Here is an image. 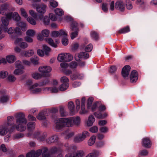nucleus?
I'll return each mask as SVG.
<instances>
[{"label":"nucleus","mask_w":157,"mask_h":157,"mask_svg":"<svg viewBox=\"0 0 157 157\" xmlns=\"http://www.w3.org/2000/svg\"><path fill=\"white\" fill-rule=\"evenodd\" d=\"M34 53V51L32 49H30L23 52L21 53V55L26 57H29L33 56Z\"/></svg>","instance_id":"f3484780"},{"label":"nucleus","mask_w":157,"mask_h":157,"mask_svg":"<svg viewBox=\"0 0 157 157\" xmlns=\"http://www.w3.org/2000/svg\"><path fill=\"white\" fill-rule=\"evenodd\" d=\"M62 118L65 127H71L73 126L72 117Z\"/></svg>","instance_id":"4468645a"},{"label":"nucleus","mask_w":157,"mask_h":157,"mask_svg":"<svg viewBox=\"0 0 157 157\" xmlns=\"http://www.w3.org/2000/svg\"><path fill=\"white\" fill-rule=\"evenodd\" d=\"M42 151L41 149H38L35 152L32 151L27 154L26 157H38L41 154ZM18 157H24V156L23 155H21Z\"/></svg>","instance_id":"7ed1b4c3"},{"label":"nucleus","mask_w":157,"mask_h":157,"mask_svg":"<svg viewBox=\"0 0 157 157\" xmlns=\"http://www.w3.org/2000/svg\"><path fill=\"white\" fill-rule=\"evenodd\" d=\"M39 71L43 73L44 75L46 74V76H49V74H48L51 71H52V68L49 66H41L39 68Z\"/></svg>","instance_id":"39448f33"},{"label":"nucleus","mask_w":157,"mask_h":157,"mask_svg":"<svg viewBox=\"0 0 157 157\" xmlns=\"http://www.w3.org/2000/svg\"><path fill=\"white\" fill-rule=\"evenodd\" d=\"M63 121V120L62 118H60L57 120L56 123L55 127V128L56 130H60L65 127L64 122Z\"/></svg>","instance_id":"ddd939ff"},{"label":"nucleus","mask_w":157,"mask_h":157,"mask_svg":"<svg viewBox=\"0 0 157 157\" xmlns=\"http://www.w3.org/2000/svg\"><path fill=\"white\" fill-rule=\"evenodd\" d=\"M32 77L35 79H39L42 77V75L38 73H34L32 74Z\"/></svg>","instance_id":"4c0bfd02"},{"label":"nucleus","mask_w":157,"mask_h":157,"mask_svg":"<svg viewBox=\"0 0 157 157\" xmlns=\"http://www.w3.org/2000/svg\"><path fill=\"white\" fill-rule=\"evenodd\" d=\"M39 59L36 56H34L30 58V61L31 63L35 65H37L38 64Z\"/></svg>","instance_id":"c03bdc74"},{"label":"nucleus","mask_w":157,"mask_h":157,"mask_svg":"<svg viewBox=\"0 0 157 157\" xmlns=\"http://www.w3.org/2000/svg\"><path fill=\"white\" fill-rule=\"evenodd\" d=\"M67 56H65V58H66V59L67 60V61H65L66 62H69L72 60L73 59V56L70 54L69 53H67Z\"/></svg>","instance_id":"13d9d810"},{"label":"nucleus","mask_w":157,"mask_h":157,"mask_svg":"<svg viewBox=\"0 0 157 157\" xmlns=\"http://www.w3.org/2000/svg\"><path fill=\"white\" fill-rule=\"evenodd\" d=\"M84 140L82 135V133L77 135L74 138V141L76 142H80Z\"/></svg>","instance_id":"c756f323"},{"label":"nucleus","mask_w":157,"mask_h":157,"mask_svg":"<svg viewBox=\"0 0 157 157\" xmlns=\"http://www.w3.org/2000/svg\"><path fill=\"white\" fill-rule=\"evenodd\" d=\"M7 17L9 19L12 18L15 21L18 22L21 20V17L17 12H15L13 13H9L7 15Z\"/></svg>","instance_id":"0eeeda50"},{"label":"nucleus","mask_w":157,"mask_h":157,"mask_svg":"<svg viewBox=\"0 0 157 157\" xmlns=\"http://www.w3.org/2000/svg\"><path fill=\"white\" fill-rule=\"evenodd\" d=\"M17 118L16 119V124L17 125L15 127L16 129L18 131L22 132L26 129L25 124L27 121L25 118V115L22 113H19L17 114ZM15 128L14 126H13L11 129L10 130V132H12Z\"/></svg>","instance_id":"f257e3e1"},{"label":"nucleus","mask_w":157,"mask_h":157,"mask_svg":"<svg viewBox=\"0 0 157 157\" xmlns=\"http://www.w3.org/2000/svg\"><path fill=\"white\" fill-rule=\"evenodd\" d=\"M39 19L40 20H42L45 25H48L50 19L48 16H45L44 17L43 15H40L39 16Z\"/></svg>","instance_id":"4be33fe9"},{"label":"nucleus","mask_w":157,"mask_h":157,"mask_svg":"<svg viewBox=\"0 0 157 157\" xmlns=\"http://www.w3.org/2000/svg\"><path fill=\"white\" fill-rule=\"evenodd\" d=\"M7 32L9 34H12L13 33L20 34L21 33L20 29L17 27L15 28L10 27L8 29H7Z\"/></svg>","instance_id":"f8f14e48"},{"label":"nucleus","mask_w":157,"mask_h":157,"mask_svg":"<svg viewBox=\"0 0 157 157\" xmlns=\"http://www.w3.org/2000/svg\"><path fill=\"white\" fill-rule=\"evenodd\" d=\"M73 157H83L85 155L84 151L82 150L75 151L72 153Z\"/></svg>","instance_id":"aec40b11"},{"label":"nucleus","mask_w":157,"mask_h":157,"mask_svg":"<svg viewBox=\"0 0 157 157\" xmlns=\"http://www.w3.org/2000/svg\"><path fill=\"white\" fill-rule=\"evenodd\" d=\"M16 67L17 68H23L21 61H17L15 63Z\"/></svg>","instance_id":"e2e57ef3"},{"label":"nucleus","mask_w":157,"mask_h":157,"mask_svg":"<svg viewBox=\"0 0 157 157\" xmlns=\"http://www.w3.org/2000/svg\"><path fill=\"white\" fill-rule=\"evenodd\" d=\"M126 5L127 9L128 10H131L133 7L132 2L129 0H126Z\"/></svg>","instance_id":"3c124183"},{"label":"nucleus","mask_w":157,"mask_h":157,"mask_svg":"<svg viewBox=\"0 0 157 157\" xmlns=\"http://www.w3.org/2000/svg\"><path fill=\"white\" fill-rule=\"evenodd\" d=\"M28 21L33 25H35L36 24V22L35 20L31 17H29L27 18Z\"/></svg>","instance_id":"8fccbe9b"},{"label":"nucleus","mask_w":157,"mask_h":157,"mask_svg":"<svg viewBox=\"0 0 157 157\" xmlns=\"http://www.w3.org/2000/svg\"><path fill=\"white\" fill-rule=\"evenodd\" d=\"M61 151V150L59 147L57 148L56 147H54L51 148L50 152L52 153H55L56 152Z\"/></svg>","instance_id":"6e6d98bb"},{"label":"nucleus","mask_w":157,"mask_h":157,"mask_svg":"<svg viewBox=\"0 0 157 157\" xmlns=\"http://www.w3.org/2000/svg\"><path fill=\"white\" fill-rule=\"evenodd\" d=\"M99 130L101 132L106 133L108 131V128L106 127H102L100 128Z\"/></svg>","instance_id":"338daca9"},{"label":"nucleus","mask_w":157,"mask_h":157,"mask_svg":"<svg viewBox=\"0 0 157 157\" xmlns=\"http://www.w3.org/2000/svg\"><path fill=\"white\" fill-rule=\"evenodd\" d=\"M43 51L41 50H38L37 51V53L38 55L43 56L44 55L45 53L47 55H48L49 53L51 51V49L45 45L43 46Z\"/></svg>","instance_id":"20e7f679"},{"label":"nucleus","mask_w":157,"mask_h":157,"mask_svg":"<svg viewBox=\"0 0 157 157\" xmlns=\"http://www.w3.org/2000/svg\"><path fill=\"white\" fill-rule=\"evenodd\" d=\"M45 112H40L36 117L37 118L40 120H44L46 119L45 115Z\"/></svg>","instance_id":"a19ab883"},{"label":"nucleus","mask_w":157,"mask_h":157,"mask_svg":"<svg viewBox=\"0 0 157 157\" xmlns=\"http://www.w3.org/2000/svg\"><path fill=\"white\" fill-rule=\"evenodd\" d=\"M9 99V97L6 95H3L0 97V103H4L8 101Z\"/></svg>","instance_id":"c85d7f7f"},{"label":"nucleus","mask_w":157,"mask_h":157,"mask_svg":"<svg viewBox=\"0 0 157 157\" xmlns=\"http://www.w3.org/2000/svg\"><path fill=\"white\" fill-rule=\"evenodd\" d=\"M56 14L58 16H61L64 14V12L60 9L56 8L55 10Z\"/></svg>","instance_id":"de8ad7c7"},{"label":"nucleus","mask_w":157,"mask_h":157,"mask_svg":"<svg viewBox=\"0 0 157 157\" xmlns=\"http://www.w3.org/2000/svg\"><path fill=\"white\" fill-rule=\"evenodd\" d=\"M99 155V152L96 150H94L88 154L86 157H97Z\"/></svg>","instance_id":"e433bc0d"},{"label":"nucleus","mask_w":157,"mask_h":157,"mask_svg":"<svg viewBox=\"0 0 157 157\" xmlns=\"http://www.w3.org/2000/svg\"><path fill=\"white\" fill-rule=\"evenodd\" d=\"M91 37L93 39L95 40H98L99 38L98 35L97 33L94 31H92L90 33Z\"/></svg>","instance_id":"f704fd0d"},{"label":"nucleus","mask_w":157,"mask_h":157,"mask_svg":"<svg viewBox=\"0 0 157 157\" xmlns=\"http://www.w3.org/2000/svg\"><path fill=\"white\" fill-rule=\"evenodd\" d=\"M130 69L131 67L128 65H126L123 68L121 74L122 76L124 78H125L128 76Z\"/></svg>","instance_id":"9d476101"},{"label":"nucleus","mask_w":157,"mask_h":157,"mask_svg":"<svg viewBox=\"0 0 157 157\" xmlns=\"http://www.w3.org/2000/svg\"><path fill=\"white\" fill-rule=\"evenodd\" d=\"M9 131L8 128L6 127H2L0 129V134L1 135H5Z\"/></svg>","instance_id":"ea45409f"},{"label":"nucleus","mask_w":157,"mask_h":157,"mask_svg":"<svg viewBox=\"0 0 157 157\" xmlns=\"http://www.w3.org/2000/svg\"><path fill=\"white\" fill-rule=\"evenodd\" d=\"M17 25L21 27V29L23 31H25L27 29L26 24L22 22H18L17 23Z\"/></svg>","instance_id":"cd10ccee"},{"label":"nucleus","mask_w":157,"mask_h":157,"mask_svg":"<svg viewBox=\"0 0 157 157\" xmlns=\"http://www.w3.org/2000/svg\"><path fill=\"white\" fill-rule=\"evenodd\" d=\"M6 59L9 63H13L15 61V56L13 55H9L6 57Z\"/></svg>","instance_id":"58836bf2"},{"label":"nucleus","mask_w":157,"mask_h":157,"mask_svg":"<svg viewBox=\"0 0 157 157\" xmlns=\"http://www.w3.org/2000/svg\"><path fill=\"white\" fill-rule=\"evenodd\" d=\"M8 73L5 71H2L0 72V78H5L8 75Z\"/></svg>","instance_id":"052dcab7"},{"label":"nucleus","mask_w":157,"mask_h":157,"mask_svg":"<svg viewBox=\"0 0 157 157\" xmlns=\"http://www.w3.org/2000/svg\"><path fill=\"white\" fill-rule=\"evenodd\" d=\"M130 31L129 27L127 26L119 30L118 32L119 33H124L129 32Z\"/></svg>","instance_id":"37998d69"},{"label":"nucleus","mask_w":157,"mask_h":157,"mask_svg":"<svg viewBox=\"0 0 157 157\" xmlns=\"http://www.w3.org/2000/svg\"><path fill=\"white\" fill-rule=\"evenodd\" d=\"M60 36L59 31H54L52 33L51 36L52 37H56Z\"/></svg>","instance_id":"774afa93"},{"label":"nucleus","mask_w":157,"mask_h":157,"mask_svg":"<svg viewBox=\"0 0 157 157\" xmlns=\"http://www.w3.org/2000/svg\"><path fill=\"white\" fill-rule=\"evenodd\" d=\"M89 55L88 53L85 52H81L75 54V58L76 60L78 61L81 58L87 59L89 57Z\"/></svg>","instance_id":"423d86ee"},{"label":"nucleus","mask_w":157,"mask_h":157,"mask_svg":"<svg viewBox=\"0 0 157 157\" xmlns=\"http://www.w3.org/2000/svg\"><path fill=\"white\" fill-rule=\"evenodd\" d=\"M78 25V23L76 22H73L71 24V31H74V30H79Z\"/></svg>","instance_id":"2f4dec72"},{"label":"nucleus","mask_w":157,"mask_h":157,"mask_svg":"<svg viewBox=\"0 0 157 157\" xmlns=\"http://www.w3.org/2000/svg\"><path fill=\"white\" fill-rule=\"evenodd\" d=\"M78 75H79L80 76V75L79 74L77 73L76 74H74L73 75H71V79L72 80H74L76 79H82L83 78V76H81V77H79L78 76Z\"/></svg>","instance_id":"49530a36"},{"label":"nucleus","mask_w":157,"mask_h":157,"mask_svg":"<svg viewBox=\"0 0 157 157\" xmlns=\"http://www.w3.org/2000/svg\"><path fill=\"white\" fill-rule=\"evenodd\" d=\"M45 40L50 45L54 48H56L57 46V44H59V39L55 40L56 43H54L53 40L50 38H47L45 39Z\"/></svg>","instance_id":"2eb2a0df"},{"label":"nucleus","mask_w":157,"mask_h":157,"mask_svg":"<svg viewBox=\"0 0 157 157\" xmlns=\"http://www.w3.org/2000/svg\"><path fill=\"white\" fill-rule=\"evenodd\" d=\"M20 10L21 15L25 18H27L28 15L25 10L24 8H21Z\"/></svg>","instance_id":"bf43d9fd"},{"label":"nucleus","mask_w":157,"mask_h":157,"mask_svg":"<svg viewBox=\"0 0 157 157\" xmlns=\"http://www.w3.org/2000/svg\"><path fill=\"white\" fill-rule=\"evenodd\" d=\"M47 6L44 4L41 3L37 5L36 6L37 11L41 14H43L46 12Z\"/></svg>","instance_id":"6e6552de"},{"label":"nucleus","mask_w":157,"mask_h":157,"mask_svg":"<svg viewBox=\"0 0 157 157\" xmlns=\"http://www.w3.org/2000/svg\"><path fill=\"white\" fill-rule=\"evenodd\" d=\"M95 121L94 117L92 115L90 116L86 123L87 125L88 126H92Z\"/></svg>","instance_id":"a878e982"},{"label":"nucleus","mask_w":157,"mask_h":157,"mask_svg":"<svg viewBox=\"0 0 157 157\" xmlns=\"http://www.w3.org/2000/svg\"><path fill=\"white\" fill-rule=\"evenodd\" d=\"M58 137L57 135H54L50 137L47 140V142L48 144H51L57 142L58 140Z\"/></svg>","instance_id":"412c9836"},{"label":"nucleus","mask_w":157,"mask_h":157,"mask_svg":"<svg viewBox=\"0 0 157 157\" xmlns=\"http://www.w3.org/2000/svg\"><path fill=\"white\" fill-rule=\"evenodd\" d=\"M44 90L45 91H50L51 93H57L58 92L59 90L57 87H47L44 88Z\"/></svg>","instance_id":"393cba45"},{"label":"nucleus","mask_w":157,"mask_h":157,"mask_svg":"<svg viewBox=\"0 0 157 157\" xmlns=\"http://www.w3.org/2000/svg\"><path fill=\"white\" fill-rule=\"evenodd\" d=\"M95 137L94 136H92L89 139L88 141V144L89 145L92 146L95 141Z\"/></svg>","instance_id":"a18cd8bd"},{"label":"nucleus","mask_w":157,"mask_h":157,"mask_svg":"<svg viewBox=\"0 0 157 157\" xmlns=\"http://www.w3.org/2000/svg\"><path fill=\"white\" fill-rule=\"evenodd\" d=\"M8 5L7 4H5L1 6L0 10V13L3 15H6L8 13L7 11Z\"/></svg>","instance_id":"dca6fc26"},{"label":"nucleus","mask_w":157,"mask_h":157,"mask_svg":"<svg viewBox=\"0 0 157 157\" xmlns=\"http://www.w3.org/2000/svg\"><path fill=\"white\" fill-rule=\"evenodd\" d=\"M93 100L94 98L92 97L88 99L87 104V107L88 109H90V108Z\"/></svg>","instance_id":"603ef678"},{"label":"nucleus","mask_w":157,"mask_h":157,"mask_svg":"<svg viewBox=\"0 0 157 157\" xmlns=\"http://www.w3.org/2000/svg\"><path fill=\"white\" fill-rule=\"evenodd\" d=\"M60 81L63 84H66L68 83L69 80L67 77L64 76L61 78Z\"/></svg>","instance_id":"5fc2aeb1"},{"label":"nucleus","mask_w":157,"mask_h":157,"mask_svg":"<svg viewBox=\"0 0 157 157\" xmlns=\"http://www.w3.org/2000/svg\"><path fill=\"white\" fill-rule=\"evenodd\" d=\"M36 33V31L33 29H29L26 32L27 36L33 37Z\"/></svg>","instance_id":"c9c22d12"},{"label":"nucleus","mask_w":157,"mask_h":157,"mask_svg":"<svg viewBox=\"0 0 157 157\" xmlns=\"http://www.w3.org/2000/svg\"><path fill=\"white\" fill-rule=\"evenodd\" d=\"M23 68H17L13 72L14 75H19L23 74L24 71L23 70Z\"/></svg>","instance_id":"79ce46f5"},{"label":"nucleus","mask_w":157,"mask_h":157,"mask_svg":"<svg viewBox=\"0 0 157 157\" xmlns=\"http://www.w3.org/2000/svg\"><path fill=\"white\" fill-rule=\"evenodd\" d=\"M138 75L137 72L136 70L132 71L130 75L131 82L132 83L135 82L138 79Z\"/></svg>","instance_id":"9b49d317"},{"label":"nucleus","mask_w":157,"mask_h":157,"mask_svg":"<svg viewBox=\"0 0 157 157\" xmlns=\"http://www.w3.org/2000/svg\"><path fill=\"white\" fill-rule=\"evenodd\" d=\"M92 45L91 44H90L86 47L85 50L86 52H89L92 51Z\"/></svg>","instance_id":"0e129e2a"},{"label":"nucleus","mask_w":157,"mask_h":157,"mask_svg":"<svg viewBox=\"0 0 157 157\" xmlns=\"http://www.w3.org/2000/svg\"><path fill=\"white\" fill-rule=\"evenodd\" d=\"M117 70V67L115 66H112L110 67L109 70V72L111 73H115Z\"/></svg>","instance_id":"69168bd1"},{"label":"nucleus","mask_w":157,"mask_h":157,"mask_svg":"<svg viewBox=\"0 0 157 157\" xmlns=\"http://www.w3.org/2000/svg\"><path fill=\"white\" fill-rule=\"evenodd\" d=\"M9 19L7 17H3L2 18V23L1 26L4 32L6 33L7 32V29H8L7 26L9 23Z\"/></svg>","instance_id":"f03ea898"},{"label":"nucleus","mask_w":157,"mask_h":157,"mask_svg":"<svg viewBox=\"0 0 157 157\" xmlns=\"http://www.w3.org/2000/svg\"><path fill=\"white\" fill-rule=\"evenodd\" d=\"M68 107L69 110L73 114L75 113V105L72 101H70L68 103Z\"/></svg>","instance_id":"b1692460"},{"label":"nucleus","mask_w":157,"mask_h":157,"mask_svg":"<svg viewBox=\"0 0 157 157\" xmlns=\"http://www.w3.org/2000/svg\"><path fill=\"white\" fill-rule=\"evenodd\" d=\"M142 145L145 147H150L151 146V143L149 139L147 138H144L142 141Z\"/></svg>","instance_id":"6ab92c4d"},{"label":"nucleus","mask_w":157,"mask_h":157,"mask_svg":"<svg viewBox=\"0 0 157 157\" xmlns=\"http://www.w3.org/2000/svg\"><path fill=\"white\" fill-rule=\"evenodd\" d=\"M74 32H72L71 33L70 36L71 39H73L76 37L78 35L79 30H74Z\"/></svg>","instance_id":"864d4df0"},{"label":"nucleus","mask_w":157,"mask_h":157,"mask_svg":"<svg viewBox=\"0 0 157 157\" xmlns=\"http://www.w3.org/2000/svg\"><path fill=\"white\" fill-rule=\"evenodd\" d=\"M85 98L83 97L81 100V111L80 113L81 114H85L87 113V111L85 109Z\"/></svg>","instance_id":"a211bd4d"},{"label":"nucleus","mask_w":157,"mask_h":157,"mask_svg":"<svg viewBox=\"0 0 157 157\" xmlns=\"http://www.w3.org/2000/svg\"><path fill=\"white\" fill-rule=\"evenodd\" d=\"M30 14L35 18L38 19L37 18V16L36 13L33 10H30L29 11Z\"/></svg>","instance_id":"680f3d73"},{"label":"nucleus","mask_w":157,"mask_h":157,"mask_svg":"<svg viewBox=\"0 0 157 157\" xmlns=\"http://www.w3.org/2000/svg\"><path fill=\"white\" fill-rule=\"evenodd\" d=\"M50 32L48 29H44L41 31V34L44 37H47L49 36Z\"/></svg>","instance_id":"09e8293b"},{"label":"nucleus","mask_w":157,"mask_h":157,"mask_svg":"<svg viewBox=\"0 0 157 157\" xmlns=\"http://www.w3.org/2000/svg\"><path fill=\"white\" fill-rule=\"evenodd\" d=\"M23 135L21 133L15 134L13 136V139L14 140H17L23 137Z\"/></svg>","instance_id":"4d7b16f0"},{"label":"nucleus","mask_w":157,"mask_h":157,"mask_svg":"<svg viewBox=\"0 0 157 157\" xmlns=\"http://www.w3.org/2000/svg\"><path fill=\"white\" fill-rule=\"evenodd\" d=\"M66 53H62L59 54L57 57V59L59 62H65L67 61L65 58V56H67Z\"/></svg>","instance_id":"5701e85b"},{"label":"nucleus","mask_w":157,"mask_h":157,"mask_svg":"<svg viewBox=\"0 0 157 157\" xmlns=\"http://www.w3.org/2000/svg\"><path fill=\"white\" fill-rule=\"evenodd\" d=\"M69 84L68 83L66 84L62 83L59 87V89L61 91H63L67 90Z\"/></svg>","instance_id":"473e14b6"},{"label":"nucleus","mask_w":157,"mask_h":157,"mask_svg":"<svg viewBox=\"0 0 157 157\" xmlns=\"http://www.w3.org/2000/svg\"><path fill=\"white\" fill-rule=\"evenodd\" d=\"M35 127V124L33 122H29L27 125V128L28 129L29 131H31Z\"/></svg>","instance_id":"72a5a7b5"},{"label":"nucleus","mask_w":157,"mask_h":157,"mask_svg":"<svg viewBox=\"0 0 157 157\" xmlns=\"http://www.w3.org/2000/svg\"><path fill=\"white\" fill-rule=\"evenodd\" d=\"M115 8L121 12L124 11L125 9L123 2L121 1H118L116 2Z\"/></svg>","instance_id":"1a4fd4ad"},{"label":"nucleus","mask_w":157,"mask_h":157,"mask_svg":"<svg viewBox=\"0 0 157 157\" xmlns=\"http://www.w3.org/2000/svg\"><path fill=\"white\" fill-rule=\"evenodd\" d=\"M63 134L65 139H69L74 135L73 132H69V130H66Z\"/></svg>","instance_id":"bb28decb"},{"label":"nucleus","mask_w":157,"mask_h":157,"mask_svg":"<svg viewBox=\"0 0 157 157\" xmlns=\"http://www.w3.org/2000/svg\"><path fill=\"white\" fill-rule=\"evenodd\" d=\"M73 125L75 124L76 125H79L81 121L80 118L78 116L76 117H72Z\"/></svg>","instance_id":"7c9ffc66"}]
</instances>
